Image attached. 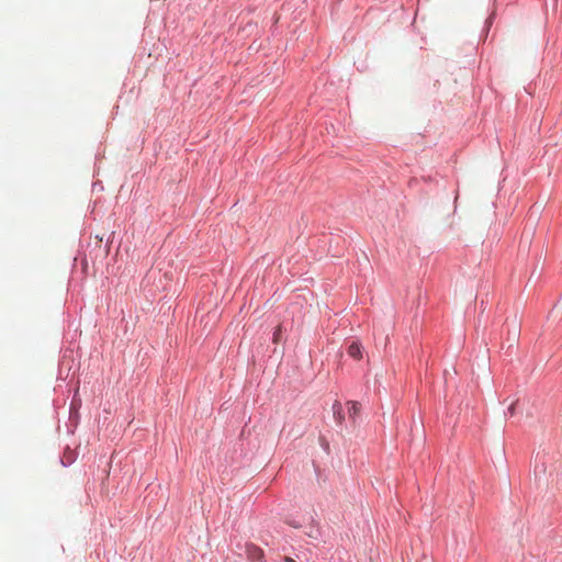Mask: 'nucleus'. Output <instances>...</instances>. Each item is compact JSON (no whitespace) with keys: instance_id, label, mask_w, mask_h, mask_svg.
<instances>
[{"instance_id":"f03ea898","label":"nucleus","mask_w":562,"mask_h":562,"mask_svg":"<svg viewBox=\"0 0 562 562\" xmlns=\"http://www.w3.org/2000/svg\"><path fill=\"white\" fill-rule=\"evenodd\" d=\"M348 413L350 418H356V416L360 413L361 406L358 402L350 401L347 403Z\"/></svg>"},{"instance_id":"20e7f679","label":"nucleus","mask_w":562,"mask_h":562,"mask_svg":"<svg viewBox=\"0 0 562 562\" xmlns=\"http://www.w3.org/2000/svg\"><path fill=\"white\" fill-rule=\"evenodd\" d=\"M333 409L334 414L337 415L338 420L341 422V419L344 418L341 415V404L336 402L333 406Z\"/></svg>"},{"instance_id":"f257e3e1","label":"nucleus","mask_w":562,"mask_h":562,"mask_svg":"<svg viewBox=\"0 0 562 562\" xmlns=\"http://www.w3.org/2000/svg\"><path fill=\"white\" fill-rule=\"evenodd\" d=\"M347 352L351 358L357 359V360L361 359V357H362L361 346L358 342H352L348 347Z\"/></svg>"},{"instance_id":"423d86ee","label":"nucleus","mask_w":562,"mask_h":562,"mask_svg":"<svg viewBox=\"0 0 562 562\" xmlns=\"http://www.w3.org/2000/svg\"><path fill=\"white\" fill-rule=\"evenodd\" d=\"M515 407H516V403H513L509 407H508V413L510 416H514L515 414Z\"/></svg>"},{"instance_id":"0eeeda50","label":"nucleus","mask_w":562,"mask_h":562,"mask_svg":"<svg viewBox=\"0 0 562 562\" xmlns=\"http://www.w3.org/2000/svg\"><path fill=\"white\" fill-rule=\"evenodd\" d=\"M284 561H285V562H295L292 558H289V557H286V558L284 559Z\"/></svg>"},{"instance_id":"7ed1b4c3","label":"nucleus","mask_w":562,"mask_h":562,"mask_svg":"<svg viewBox=\"0 0 562 562\" xmlns=\"http://www.w3.org/2000/svg\"><path fill=\"white\" fill-rule=\"evenodd\" d=\"M247 551H248L249 555L252 558H261V555H262L261 550L254 544L248 546Z\"/></svg>"},{"instance_id":"39448f33","label":"nucleus","mask_w":562,"mask_h":562,"mask_svg":"<svg viewBox=\"0 0 562 562\" xmlns=\"http://www.w3.org/2000/svg\"><path fill=\"white\" fill-rule=\"evenodd\" d=\"M281 334H282V328H281V326L279 325V326L276 328L274 333H273V338H272V340H273V342H274V344L279 342V340H280V338H281Z\"/></svg>"}]
</instances>
